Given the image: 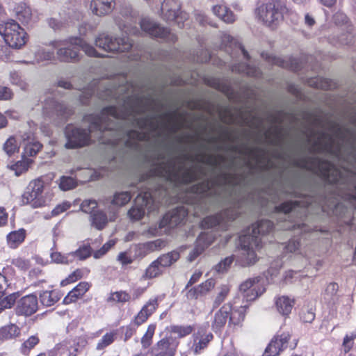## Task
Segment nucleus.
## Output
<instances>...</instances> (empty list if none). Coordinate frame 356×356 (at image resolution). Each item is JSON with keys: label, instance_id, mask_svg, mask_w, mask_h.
Wrapping results in <instances>:
<instances>
[{"label": "nucleus", "instance_id": "nucleus-58", "mask_svg": "<svg viewBox=\"0 0 356 356\" xmlns=\"http://www.w3.org/2000/svg\"><path fill=\"white\" fill-rule=\"evenodd\" d=\"M300 318L303 323H311L315 318V313L312 308L303 309L300 313Z\"/></svg>", "mask_w": 356, "mask_h": 356}, {"label": "nucleus", "instance_id": "nucleus-61", "mask_svg": "<svg viewBox=\"0 0 356 356\" xmlns=\"http://www.w3.org/2000/svg\"><path fill=\"white\" fill-rule=\"evenodd\" d=\"M158 307V302L157 299L154 298L150 300L142 308L145 313H147L149 316H151L152 314L156 309Z\"/></svg>", "mask_w": 356, "mask_h": 356}, {"label": "nucleus", "instance_id": "nucleus-46", "mask_svg": "<svg viewBox=\"0 0 356 356\" xmlns=\"http://www.w3.org/2000/svg\"><path fill=\"white\" fill-rule=\"evenodd\" d=\"M338 289L339 286L337 283H330L325 289L324 299L328 302H334L338 291Z\"/></svg>", "mask_w": 356, "mask_h": 356}, {"label": "nucleus", "instance_id": "nucleus-16", "mask_svg": "<svg viewBox=\"0 0 356 356\" xmlns=\"http://www.w3.org/2000/svg\"><path fill=\"white\" fill-rule=\"evenodd\" d=\"M42 109L43 113L49 118H53L55 115L65 117L70 114V111L51 95L47 96L44 99Z\"/></svg>", "mask_w": 356, "mask_h": 356}, {"label": "nucleus", "instance_id": "nucleus-60", "mask_svg": "<svg viewBox=\"0 0 356 356\" xmlns=\"http://www.w3.org/2000/svg\"><path fill=\"white\" fill-rule=\"evenodd\" d=\"M165 245V241L162 239H156L155 241L149 242L146 244L147 249L150 251H156L161 249Z\"/></svg>", "mask_w": 356, "mask_h": 356}, {"label": "nucleus", "instance_id": "nucleus-48", "mask_svg": "<svg viewBox=\"0 0 356 356\" xmlns=\"http://www.w3.org/2000/svg\"><path fill=\"white\" fill-rule=\"evenodd\" d=\"M39 342V339L37 336H31L26 341H25L21 346V352L24 355H29L30 350L35 347Z\"/></svg>", "mask_w": 356, "mask_h": 356}, {"label": "nucleus", "instance_id": "nucleus-27", "mask_svg": "<svg viewBox=\"0 0 356 356\" xmlns=\"http://www.w3.org/2000/svg\"><path fill=\"white\" fill-rule=\"evenodd\" d=\"M275 305L277 311L284 316L289 315L294 305V300L288 296H282L276 300Z\"/></svg>", "mask_w": 356, "mask_h": 356}, {"label": "nucleus", "instance_id": "nucleus-31", "mask_svg": "<svg viewBox=\"0 0 356 356\" xmlns=\"http://www.w3.org/2000/svg\"><path fill=\"white\" fill-rule=\"evenodd\" d=\"M76 349L67 343L57 344L50 356H76Z\"/></svg>", "mask_w": 356, "mask_h": 356}, {"label": "nucleus", "instance_id": "nucleus-57", "mask_svg": "<svg viewBox=\"0 0 356 356\" xmlns=\"http://www.w3.org/2000/svg\"><path fill=\"white\" fill-rule=\"evenodd\" d=\"M97 202L95 200H85L81 204V210L87 213H90L97 208Z\"/></svg>", "mask_w": 356, "mask_h": 356}, {"label": "nucleus", "instance_id": "nucleus-41", "mask_svg": "<svg viewBox=\"0 0 356 356\" xmlns=\"http://www.w3.org/2000/svg\"><path fill=\"white\" fill-rule=\"evenodd\" d=\"M19 327L13 324L3 327L0 331L1 337L6 339L16 337L19 335Z\"/></svg>", "mask_w": 356, "mask_h": 356}, {"label": "nucleus", "instance_id": "nucleus-32", "mask_svg": "<svg viewBox=\"0 0 356 356\" xmlns=\"http://www.w3.org/2000/svg\"><path fill=\"white\" fill-rule=\"evenodd\" d=\"M26 231L24 229L12 232L7 236L8 243L10 248H15L24 241Z\"/></svg>", "mask_w": 356, "mask_h": 356}, {"label": "nucleus", "instance_id": "nucleus-22", "mask_svg": "<svg viewBox=\"0 0 356 356\" xmlns=\"http://www.w3.org/2000/svg\"><path fill=\"white\" fill-rule=\"evenodd\" d=\"M114 5V0H92L90 8L96 15L102 16L110 13Z\"/></svg>", "mask_w": 356, "mask_h": 356}, {"label": "nucleus", "instance_id": "nucleus-35", "mask_svg": "<svg viewBox=\"0 0 356 356\" xmlns=\"http://www.w3.org/2000/svg\"><path fill=\"white\" fill-rule=\"evenodd\" d=\"M179 259V253L172 251L165 254H163L156 261L163 268L168 267Z\"/></svg>", "mask_w": 356, "mask_h": 356}, {"label": "nucleus", "instance_id": "nucleus-26", "mask_svg": "<svg viewBox=\"0 0 356 356\" xmlns=\"http://www.w3.org/2000/svg\"><path fill=\"white\" fill-rule=\"evenodd\" d=\"M145 138V133L130 130L127 132V138L124 140L125 146L129 149H136L138 147V141L143 140Z\"/></svg>", "mask_w": 356, "mask_h": 356}, {"label": "nucleus", "instance_id": "nucleus-17", "mask_svg": "<svg viewBox=\"0 0 356 356\" xmlns=\"http://www.w3.org/2000/svg\"><path fill=\"white\" fill-rule=\"evenodd\" d=\"M38 308L37 297L31 294L22 297L17 302L15 311L17 315L31 316L37 312Z\"/></svg>", "mask_w": 356, "mask_h": 356}, {"label": "nucleus", "instance_id": "nucleus-7", "mask_svg": "<svg viewBox=\"0 0 356 356\" xmlns=\"http://www.w3.org/2000/svg\"><path fill=\"white\" fill-rule=\"evenodd\" d=\"M240 205L239 202H234L220 213L206 217L202 222V226L207 229L216 228L226 230L229 226V222L235 220L239 215Z\"/></svg>", "mask_w": 356, "mask_h": 356}, {"label": "nucleus", "instance_id": "nucleus-1", "mask_svg": "<svg viewBox=\"0 0 356 356\" xmlns=\"http://www.w3.org/2000/svg\"><path fill=\"white\" fill-rule=\"evenodd\" d=\"M309 127L305 134L312 163L307 161L302 167L318 174L326 182L334 185L329 196L305 195L299 188L300 179L297 177L284 179L275 193L300 197V200H289L276 207L283 216L284 229L308 232L312 228L303 222L309 213L315 208L325 211L335 207L338 197L351 202H356V133L352 129L338 122L324 119L321 115L309 116ZM356 127V116L352 120Z\"/></svg>", "mask_w": 356, "mask_h": 356}, {"label": "nucleus", "instance_id": "nucleus-9", "mask_svg": "<svg viewBox=\"0 0 356 356\" xmlns=\"http://www.w3.org/2000/svg\"><path fill=\"white\" fill-rule=\"evenodd\" d=\"M95 44L105 53L127 51L132 47V42L127 36L116 38L105 33L99 35L95 40Z\"/></svg>", "mask_w": 356, "mask_h": 356}, {"label": "nucleus", "instance_id": "nucleus-42", "mask_svg": "<svg viewBox=\"0 0 356 356\" xmlns=\"http://www.w3.org/2000/svg\"><path fill=\"white\" fill-rule=\"evenodd\" d=\"M131 198L129 192H120L114 195L111 203L114 205L122 207L128 203Z\"/></svg>", "mask_w": 356, "mask_h": 356}, {"label": "nucleus", "instance_id": "nucleus-29", "mask_svg": "<svg viewBox=\"0 0 356 356\" xmlns=\"http://www.w3.org/2000/svg\"><path fill=\"white\" fill-rule=\"evenodd\" d=\"M213 12L226 23H233L236 20L234 13L225 6H215L213 7Z\"/></svg>", "mask_w": 356, "mask_h": 356}, {"label": "nucleus", "instance_id": "nucleus-23", "mask_svg": "<svg viewBox=\"0 0 356 356\" xmlns=\"http://www.w3.org/2000/svg\"><path fill=\"white\" fill-rule=\"evenodd\" d=\"M222 42L226 47V51L228 53L232 54L229 52V51H232L233 49L241 51L247 60L250 58L248 51L244 49L242 44L230 35L224 34L222 38Z\"/></svg>", "mask_w": 356, "mask_h": 356}, {"label": "nucleus", "instance_id": "nucleus-56", "mask_svg": "<svg viewBox=\"0 0 356 356\" xmlns=\"http://www.w3.org/2000/svg\"><path fill=\"white\" fill-rule=\"evenodd\" d=\"M171 332L177 334L179 337H184L192 332L191 326H172Z\"/></svg>", "mask_w": 356, "mask_h": 356}, {"label": "nucleus", "instance_id": "nucleus-6", "mask_svg": "<svg viewBox=\"0 0 356 356\" xmlns=\"http://www.w3.org/2000/svg\"><path fill=\"white\" fill-rule=\"evenodd\" d=\"M52 47L57 49L58 58L64 62L75 61L79 58V51L82 49L86 54L93 57H109L98 53L96 49L80 38H73L67 40L54 41Z\"/></svg>", "mask_w": 356, "mask_h": 356}, {"label": "nucleus", "instance_id": "nucleus-53", "mask_svg": "<svg viewBox=\"0 0 356 356\" xmlns=\"http://www.w3.org/2000/svg\"><path fill=\"white\" fill-rule=\"evenodd\" d=\"M162 268L160 266L158 262L154 261L147 268L145 271V276L148 278L155 277L159 275L162 273Z\"/></svg>", "mask_w": 356, "mask_h": 356}, {"label": "nucleus", "instance_id": "nucleus-20", "mask_svg": "<svg viewBox=\"0 0 356 356\" xmlns=\"http://www.w3.org/2000/svg\"><path fill=\"white\" fill-rule=\"evenodd\" d=\"M20 138L22 140L21 145H23L24 148V152H22L24 158L35 156L42 147V144L35 140L31 133H24Z\"/></svg>", "mask_w": 356, "mask_h": 356}, {"label": "nucleus", "instance_id": "nucleus-4", "mask_svg": "<svg viewBox=\"0 0 356 356\" xmlns=\"http://www.w3.org/2000/svg\"><path fill=\"white\" fill-rule=\"evenodd\" d=\"M238 184V175L234 173L220 171L210 178L190 187L191 193L197 197L204 199L211 204H220L231 197L234 188Z\"/></svg>", "mask_w": 356, "mask_h": 356}, {"label": "nucleus", "instance_id": "nucleus-21", "mask_svg": "<svg viewBox=\"0 0 356 356\" xmlns=\"http://www.w3.org/2000/svg\"><path fill=\"white\" fill-rule=\"evenodd\" d=\"M212 339L213 335L211 333H207L204 329L200 328L194 334L193 344L191 347L192 350L195 354L200 353L202 350L207 346Z\"/></svg>", "mask_w": 356, "mask_h": 356}, {"label": "nucleus", "instance_id": "nucleus-13", "mask_svg": "<svg viewBox=\"0 0 356 356\" xmlns=\"http://www.w3.org/2000/svg\"><path fill=\"white\" fill-rule=\"evenodd\" d=\"M259 18L267 26H273L282 19V11L279 6L269 3L258 8Z\"/></svg>", "mask_w": 356, "mask_h": 356}, {"label": "nucleus", "instance_id": "nucleus-43", "mask_svg": "<svg viewBox=\"0 0 356 356\" xmlns=\"http://www.w3.org/2000/svg\"><path fill=\"white\" fill-rule=\"evenodd\" d=\"M246 307V306H243L241 307L238 309H235L234 311L232 310L229 314V322L234 325H237L241 321H243Z\"/></svg>", "mask_w": 356, "mask_h": 356}, {"label": "nucleus", "instance_id": "nucleus-37", "mask_svg": "<svg viewBox=\"0 0 356 356\" xmlns=\"http://www.w3.org/2000/svg\"><path fill=\"white\" fill-rule=\"evenodd\" d=\"M32 162V159L29 158H24V156H22V159L21 161H18L15 163L10 165V168L15 171L17 176H19L28 170Z\"/></svg>", "mask_w": 356, "mask_h": 356}, {"label": "nucleus", "instance_id": "nucleus-38", "mask_svg": "<svg viewBox=\"0 0 356 356\" xmlns=\"http://www.w3.org/2000/svg\"><path fill=\"white\" fill-rule=\"evenodd\" d=\"M90 218L92 225L99 230L104 229L108 222L107 216L103 211H97Z\"/></svg>", "mask_w": 356, "mask_h": 356}, {"label": "nucleus", "instance_id": "nucleus-11", "mask_svg": "<svg viewBox=\"0 0 356 356\" xmlns=\"http://www.w3.org/2000/svg\"><path fill=\"white\" fill-rule=\"evenodd\" d=\"M180 5L177 0H164L161 5V14L166 21H175L179 28L184 26L187 19L186 13L179 11Z\"/></svg>", "mask_w": 356, "mask_h": 356}, {"label": "nucleus", "instance_id": "nucleus-36", "mask_svg": "<svg viewBox=\"0 0 356 356\" xmlns=\"http://www.w3.org/2000/svg\"><path fill=\"white\" fill-rule=\"evenodd\" d=\"M18 296L12 293L5 296L4 291L0 292V313L6 309H10L16 302Z\"/></svg>", "mask_w": 356, "mask_h": 356}, {"label": "nucleus", "instance_id": "nucleus-8", "mask_svg": "<svg viewBox=\"0 0 356 356\" xmlns=\"http://www.w3.org/2000/svg\"><path fill=\"white\" fill-rule=\"evenodd\" d=\"M0 35L5 43L14 49H19L26 43V33L15 20L0 23Z\"/></svg>", "mask_w": 356, "mask_h": 356}, {"label": "nucleus", "instance_id": "nucleus-15", "mask_svg": "<svg viewBox=\"0 0 356 356\" xmlns=\"http://www.w3.org/2000/svg\"><path fill=\"white\" fill-rule=\"evenodd\" d=\"M213 231L201 233L196 240L195 246L188 255V260L193 261L204 250L207 248L216 238Z\"/></svg>", "mask_w": 356, "mask_h": 356}, {"label": "nucleus", "instance_id": "nucleus-50", "mask_svg": "<svg viewBox=\"0 0 356 356\" xmlns=\"http://www.w3.org/2000/svg\"><path fill=\"white\" fill-rule=\"evenodd\" d=\"M115 334L113 332L106 333L102 339L97 343L96 349L102 350L111 345L115 340Z\"/></svg>", "mask_w": 356, "mask_h": 356}, {"label": "nucleus", "instance_id": "nucleus-59", "mask_svg": "<svg viewBox=\"0 0 356 356\" xmlns=\"http://www.w3.org/2000/svg\"><path fill=\"white\" fill-rule=\"evenodd\" d=\"M8 44L3 40L0 41V60L7 61L10 58V49Z\"/></svg>", "mask_w": 356, "mask_h": 356}, {"label": "nucleus", "instance_id": "nucleus-39", "mask_svg": "<svg viewBox=\"0 0 356 356\" xmlns=\"http://www.w3.org/2000/svg\"><path fill=\"white\" fill-rule=\"evenodd\" d=\"M131 299V296L124 291H120L111 293L110 296L108 298L107 301L108 302H116L124 304L127 302H129Z\"/></svg>", "mask_w": 356, "mask_h": 356}, {"label": "nucleus", "instance_id": "nucleus-3", "mask_svg": "<svg viewBox=\"0 0 356 356\" xmlns=\"http://www.w3.org/2000/svg\"><path fill=\"white\" fill-rule=\"evenodd\" d=\"M154 167L152 174L156 184L149 186L147 191L138 194L134 205L129 210L128 215L133 220H140L145 210L152 212L160 204L161 197L169 195L168 186L177 187L180 184H188L198 181L200 177H206L204 168L207 165L214 170L225 161L222 155H213L198 152L195 156L182 154L173 156L167 145L157 147L153 153Z\"/></svg>", "mask_w": 356, "mask_h": 356}, {"label": "nucleus", "instance_id": "nucleus-64", "mask_svg": "<svg viewBox=\"0 0 356 356\" xmlns=\"http://www.w3.org/2000/svg\"><path fill=\"white\" fill-rule=\"evenodd\" d=\"M300 245L299 239L293 238L289 241L285 248L289 252H295L299 249Z\"/></svg>", "mask_w": 356, "mask_h": 356}, {"label": "nucleus", "instance_id": "nucleus-5", "mask_svg": "<svg viewBox=\"0 0 356 356\" xmlns=\"http://www.w3.org/2000/svg\"><path fill=\"white\" fill-rule=\"evenodd\" d=\"M273 223L268 220H261L248 227L240 237V259L243 265H252L257 260L256 251L261 247V235L269 233Z\"/></svg>", "mask_w": 356, "mask_h": 356}, {"label": "nucleus", "instance_id": "nucleus-28", "mask_svg": "<svg viewBox=\"0 0 356 356\" xmlns=\"http://www.w3.org/2000/svg\"><path fill=\"white\" fill-rule=\"evenodd\" d=\"M232 70L233 72L243 73L248 76L257 78L260 77L261 75V72L259 68L250 65L245 64L244 63L233 65Z\"/></svg>", "mask_w": 356, "mask_h": 356}, {"label": "nucleus", "instance_id": "nucleus-51", "mask_svg": "<svg viewBox=\"0 0 356 356\" xmlns=\"http://www.w3.org/2000/svg\"><path fill=\"white\" fill-rule=\"evenodd\" d=\"M10 82L15 86H17L22 90H26L28 88V83L22 79L19 74L17 72H13L10 74Z\"/></svg>", "mask_w": 356, "mask_h": 356}, {"label": "nucleus", "instance_id": "nucleus-18", "mask_svg": "<svg viewBox=\"0 0 356 356\" xmlns=\"http://www.w3.org/2000/svg\"><path fill=\"white\" fill-rule=\"evenodd\" d=\"M290 335L288 333H282L275 336L266 348L262 356H278L281 351L286 348Z\"/></svg>", "mask_w": 356, "mask_h": 356}, {"label": "nucleus", "instance_id": "nucleus-25", "mask_svg": "<svg viewBox=\"0 0 356 356\" xmlns=\"http://www.w3.org/2000/svg\"><path fill=\"white\" fill-rule=\"evenodd\" d=\"M89 284L88 282H81L76 287H74L63 300L64 304H70L75 302L78 298L83 296L89 289Z\"/></svg>", "mask_w": 356, "mask_h": 356}, {"label": "nucleus", "instance_id": "nucleus-19", "mask_svg": "<svg viewBox=\"0 0 356 356\" xmlns=\"http://www.w3.org/2000/svg\"><path fill=\"white\" fill-rule=\"evenodd\" d=\"M187 214V211L183 207L174 209L164 215L160 225L161 227L168 226L170 228H173L181 223Z\"/></svg>", "mask_w": 356, "mask_h": 356}, {"label": "nucleus", "instance_id": "nucleus-54", "mask_svg": "<svg viewBox=\"0 0 356 356\" xmlns=\"http://www.w3.org/2000/svg\"><path fill=\"white\" fill-rule=\"evenodd\" d=\"M92 249L89 245H83L80 247L77 250L70 253L72 256L77 257L80 260L87 259L91 255Z\"/></svg>", "mask_w": 356, "mask_h": 356}, {"label": "nucleus", "instance_id": "nucleus-34", "mask_svg": "<svg viewBox=\"0 0 356 356\" xmlns=\"http://www.w3.org/2000/svg\"><path fill=\"white\" fill-rule=\"evenodd\" d=\"M16 16L22 24H27L31 19V8L26 4L18 5L15 8Z\"/></svg>", "mask_w": 356, "mask_h": 356}, {"label": "nucleus", "instance_id": "nucleus-40", "mask_svg": "<svg viewBox=\"0 0 356 356\" xmlns=\"http://www.w3.org/2000/svg\"><path fill=\"white\" fill-rule=\"evenodd\" d=\"M97 83H92L88 88L84 90H78L76 92V96L79 97V100L82 104H86L90 98L95 94V87L97 86Z\"/></svg>", "mask_w": 356, "mask_h": 356}, {"label": "nucleus", "instance_id": "nucleus-10", "mask_svg": "<svg viewBox=\"0 0 356 356\" xmlns=\"http://www.w3.org/2000/svg\"><path fill=\"white\" fill-rule=\"evenodd\" d=\"M44 181L39 178L31 181L22 195V202L24 204H30L33 208H38L45 204V200L42 193Z\"/></svg>", "mask_w": 356, "mask_h": 356}, {"label": "nucleus", "instance_id": "nucleus-24", "mask_svg": "<svg viewBox=\"0 0 356 356\" xmlns=\"http://www.w3.org/2000/svg\"><path fill=\"white\" fill-rule=\"evenodd\" d=\"M232 312L230 304H225L218 312L216 313L213 327L216 329L222 327L227 323L229 314Z\"/></svg>", "mask_w": 356, "mask_h": 356}, {"label": "nucleus", "instance_id": "nucleus-52", "mask_svg": "<svg viewBox=\"0 0 356 356\" xmlns=\"http://www.w3.org/2000/svg\"><path fill=\"white\" fill-rule=\"evenodd\" d=\"M19 147L17 144V140L14 136H10L4 143L3 149L6 153L10 156L17 151Z\"/></svg>", "mask_w": 356, "mask_h": 356}, {"label": "nucleus", "instance_id": "nucleus-63", "mask_svg": "<svg viewBox=\"0 0 356 356\" xmlns=\"http://www.w3.org/2000/svg\"><path fill=\"white\" fill-rule=\"evenodd\" d=\"M71 204L67 202H63L60 204H58L51 211L52 216H58L63 212L65 211L70 207Z\"/></svg>", "mask_w": 356, "mask_h": 356}, {"label": "nucleus", "instance_id": "nucleus-2", "mask_svg": "<svg viewBox=\"0 0 356 356\" xmlns=\"http://www.w3.org/2000/svg\"><path fill=\"white\" fill-rule=\"evenodd\" d=\"M97 95L99 99L113 102L97 115L83 118L88 129L68 124L65 129L67 149H77L88 145L92 137L103 143H114L115 136L122 129L124 121H130L141 131L159 132L162 120L169 113H154L156 99L151 95H144L138 88L127 80L124 75L98 83Z\"/></svg>", "mask_w": 356, "mask_h": 356}, {"label": "nucleus", "instance_id": "nucleus-44", "mask_svg": "<svg viewBox=\"0 0 356 356\" xmlns=\"http://www.w3.org/2000/svg\"><path fill=\"white\" fill-rule=\"evenodd\" d=\"M309 84L323 90H330L332 87V81L323 77H318L316 79H312L309 81Z\"/></svg>", "mask_w": 356, "mask_h": 356}, {"label": "nucleus", "instance_id": "nucleus-47", "mask_svg": "<svg viewBox=\"0 0 356 356\" xmlns=\"http://www.w3.org/2000/svg\"><path fill=\"white\" fill-rule=\"evenodd\" d=\"M155 329L156 326L154 324H151L148 326L146 332L141 339V344L143 348H147L152 344V337L154 334Z\"/></svg>", "mask_w": 356, "mask_h": 356}, {"label": "nucleus", "instance_id": "nucleus-62", "mask_svg": "<svg viewBox=\"0 0 356 356\" xmlns=\"http://www.w3.org/2000/svg\"><path fill=\"white\" fill-rule=\"evenodd\" d=\"M233 262V257H227L216 266V270L218 273H223Z\"/></svg>", "mask_w": 356, "mask_h": 356}, {"label": "nucleus", "instance_id": "nucleus-12", "mask_svg": "<svg viewBox=\"0 0 356 356\" xmlns=\"http://www.w3.org/2000/svg\"><path fill=\"white\" fill-rule=\"evenodd\" d=\"M140 27L147 33L152 37L160 38L170 42H175L176 36L164 27L156 24L149 19H143L140 22Z\"/></svg>", "mask_w": 356, "mask_h": 356}, {"label": "nucleus", "instance_id": "nucleus-55", "mask_svg": "<svg viewBox=\"0 0 356 356\" xmlns=\"http://www.w3.org/2000/svg\"><path fill=\"white\" fill-rule=\"evenodd\" d=\"M35 57L38 61L51 60L54 58V53L40 48L35 52Z\"/></svg>", "mask_w": 356, "mask_h": 356}, {"label": "nucleus", "instance_id": "nucleus-33", "mask_svg": "<svg viewBox=\"0 0 356 356\" xmlns=\"http://www.w3.org/2000/svg\"><path fill=\"white\" fill-rule=\"evenodd\" d=\"M60 298L58 292L56 291H45L40 293V302L46 307L54 305L60 300Z\"/></svg>", "mask_w": 356, "mask_h": 356}, {"label": "nucleus", "instance_id": "nucleus-14", "mask_svg": "<svg viewBox=\"0 0 356 356\" xmlns=\"http://www.w3.org/2000/svg\"><path fill=\"white\" fill-rule=\"evenodd\" d=\"M259 278L254 277L247 280L240 285V291L247 301L254 300L264 292V288L259 284Z\"/></svg>", "mask_w": 356, "mask_h": 356}, {"label": "nucleus", "instance_id": "nucleus-45", "mask_svg": "<svg viewBox=\"0 0 356 356\" xmlns=\"http://www.w3.org/2000/svg\"><path fill=\"white\" fill-rule=\"evenodd\" d=\"M219 291L213 301V307L217 308L225 300L229 293V287L227 285H222L219 289Z\"/></svg>", "mask_w": 356, "mask_h": 356}, {"label": "nucleus", "instance_id": "nucleus-49", "mask_svg": "<svg viewBox=\"0 0 356 356\" xmlns=\"http://www.w3.org/2000/svg\"><path fill=\"white\" fill-rule=\"evenodd\" d=\"M76 186L77 183L72 177L63 176L60 179L59 187L62 191H69Z\"/></svg>", "mask_w": 356, "mask_h": 356}, {"label": "nucleus", "instance_id": "nucleus-30", "mask_svg": "<svg viewBox=\"0 0 356 356\" xmlns=\"http://www.w3.org/2000/svg\"><path fill=\"white\" fill-rule=\"evenodd\" d=\"M177 343L172 338H164L158 341L154 347L155 351L164 352L168 353L172 352V355H175L176 352Z\"/></svg>", "mask_w": 356, "mask_h": 356}]
</instances>
